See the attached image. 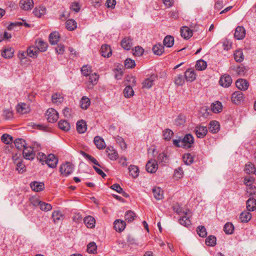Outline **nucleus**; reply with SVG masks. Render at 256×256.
<instances>
[{"label":"nucleus","instance_id":"nucleus-20","mask_svg":"<svg viewBox=\"0 0 256 256\" xmlns=\"http://www.w3.org/2000/svg\"><path fill=\"white\" fill-rule=\"evenodd\" d=\"M94 142L98 149H104L106 147V144L104 139L100 136H95Z\"/></svg>","mask_w":256,"mask_h":256},{"label":"nucleus","instance_id":"nucleus-64","mask_svg":"<svg viewBox=\"0 0 256 256\" xmlns=\"http://www.w3.org/2000/svg\"><path fill=\"white\" fill-rule=\"evenodd\" d=\"M174 176L176 178H182L183 176L182 168L180 167L178 169L176 170Z\"/></svg>","mask_w":256,"mask_h":256},{"label":"nucleus","instance_id":"nucleus-54","mask_svg":"<svg viewBox=\"0 0 256 256\" xmlns=\"http://www.w3.org/2000/svg\"><path fill=\"white\" fill-rule=\"evenodd\" d=\"M52 100L54 103L60 104L63 102V98L58 94H54L52 96Z\"/></svg>","mask_w":256,"mask_h":256},{"label":"nucleus","instance_id":"nucleus-26","mask_svg":"<svg viewBox=\"0 0 256 256\" xmlns=\"http://www.w3.org/2000/svg\"><path fill=\"white\" fill-rule=\"evenodd\" d=\"M152 192L154 198L156 200H160L163 198V192L160 187H154L153 188Z\"/></svg>","mask_w":256,"mask_h":256},{"label":"nucleus","instance_id":"nucleus-57","mask_svg":"<svg viewBox=\"0 0 256 256\" xmlns=\"http://www.w3.org/2000/svg\"><path fill=\"white\" fill-rule=\"evenodd\" d=\"M97 246L95 242H91L88 244L87 251L88 253L94 254L96 252Z\"/></svg>","mask_w":256,"mask_h":256},{"label":"nucleus","instance_id":"nucleus-4","mask_svg":"<svg viewBox=\"0 0 256 256\" xmlns=\"http://www.w3.org/2000/svg\"><path fill=\"white\" fill-rule=\"evenodd\" d=\"M42 156H44V158H46V163L48 166L51 168H54L56 166L58 159L53 154H50L47 156L42 154Z\"/></svg>","mask_w":256,"mask_h":256},{"label":"nucleus","instance_id":"nucleus-11","mask_svg":"<svg viewBox=\"0 0 256 256\" xmlns=\"http://www.w3.org/2000/svg\"><path fill=\"white\" fill-rule=\"evenodd\" d=\"M219 82L223 87H228L232 82V79L229 75L224 74L220 77Z\"/></svg>","mask_w":256,"mask_h":256},{"label":"nucleus","instance_id":"nucleus-1","mask_svg":"<svg viewBox=\"0 0 256 256\" xmlns=\"http://www.w3.org/2000/svg\"><path fill=\"white\" fill-rule=\"evenodd\" d=\"M255 178L248 175L244 178L243 184L246 186V190L250 196L256 194V186L254 184Z\"/></svg>","mask_w":256,"mask_h":256},{"label":"nucleus","instance_id":"nucleus-44","mask_svg":"<svg viewBox=\"0 0 256 256\" xmlns=\"http://www.w3.org/2000/svg\"><path fill=\"white\" fill-rule=\"evenodd\" d=\"M256 168L254 167V164L251 162H249L246 164L244 168V171L248 174L254 173L256 172Z\"/></svg>","mask_w":256,"mask_h":256},{"label":"nucleus","instance_id":"nucleus-22","mask_svg":"<svg viewBox=\"0 0 256 256\" xmlns=\"http://www.w3.org/2000/svg\"><path fill=\"white\" fill-rule=\"evenodd\" d=\"M17 112L21 114H24L30 111V107L24 103L20 104L17 106Z\"/></svg>","mask_w":256,"mask_h":256},{"label":"nucleus","instance_id":"nucleus-59","mask_svg":"<svg viewBox=\"0 0 256 256\" xmlns=\"http://www.w3.org/2000/svg\"><path fill=\"white\" fill-rule=\"evenodd\" d=\"M184 82V78L182 74L178 75L174 78V84L178 86H182Z\"/></svg>","mask_w":256,"mask_h":256},{"label":"nucleus","instance_id":"nucleus-25","mask_svg":"<svg viewBox=\"0 0 256 256\" xmlns=\"http://www.w3.org/2000/svg\"><path fill=\"white\" fill-rule=\"evenodd\" d=\"M220 129L219 123L215 120L212 121L208 127L209 131L213 134H216L218 132Z\"/></svg>","mask_w":256,"mask_h":256},{"label":"nucleus","instance_id":"nucleus-58","mask_svg":"<svg viewBox=\"0 0 256 256\" xmlns=\"http://www.w3.org/2000/svg\"><path fill=\"white\" fill-rule=\"evenodd\" d=\"M136 66V63L134 60L131 58H128L124 61V66L126 68H132Z\"/></svg>","mask_w":256,"mask_h":256},{"label":"nucleus","instance_id":"nucleus-28","mask_svg":"<svg viewBox=\"0 0 256 256\" xmlns=\"http://www.w3.org/2000/svg\"><path fill=\"white\" fill-rule=\"evenodd\" d=\"M152 51L155 54L160 56L164 52V46L158 43L153 46Z\"/></svg>","mask_w":256,"mask_h":256},{"label":"nucleus","instance_id":"nucleus-38","mask_svg":"<svg viewBox=\"0 0 256 256\" xmlns=\"http://www.w3.org/2000/svg\"><path fill=\"white\" fill-rule=\"evenodd\" d=\"M58 128L64 131H68L70 130V124L68 121L65 120H61L58 124Z\"/></svg>","mask_w":256,"mask_h":256},{"label":"nucleus","instance_id":"nucleus-35","mask_svg":"<svg viewBox=\"0 0 256 256\" xmlns=\"http://www.w3.org/2000/svg\"><path fill=\"white\" fill-rule=\"evenodd\" d=\"M136 217V213L132 210H128L126 212L124 218L125 220L128 222H130L133 221Z\"/></svg>","mask_w":256,"mask_h":256},{"label":"nucleus","instance_id":"nucleus-9","mask_svg":"<svg viewBox=\"0 0 256 256\" xmlns=\"http://www.w3.org/2000/svg\"><path fill=\"white\" fill-rule=\"evenodd\" d=\"M194 132L197 137L202 138L206 136L208 129L206 126H198L195 128Z\"/></svg>","mask_w":256,"mask_h":256},{"label":"nucleus","instance_id":"nucleus-6","mask_svg":"<svg viewBox=\"0 0 256 256\" xmlns=\"http://www.w3.org/2000/svg\"><path fill=\"white\" fill-rule=\"evenodd\" d=\"M194 142V138L191 134H186L183 138L182 142L183 143L184 148H190Z\"/></svg>","mask_w":256,"mask_h":256},{"label":"nucleus","instance_id":"nucleus-15","mask_svg":"<svg viewBox=\"0 0 256 256\" xmlns=\"http://www.w3.org/2000/svg\"><path fill=\"white\" fill-rule=\"evenodd\" d=\"M184 77L186 80L192 82L196 80V74L194 70L190 68L187 70L184 73Z\"/></svg>","mask_w":256,"mask_h":256},{"label":"nucleus","instance_id":"nucleus-34","mask_svg":"<svg viewBox=\"0 0 256 256\" xmlns=\"http://www.w3.org/2000/svg\"><path fill=\"white\" fill-rule=\"evenodd\" d=\"M14 50L12 48L4 49L2 53V56L6 58H10L13 56Z\"/></svg>","mask_w":256,"mask_h":256},{"label":"nucleus","instance_id":"nucleus-12","mask_svg":"<svg viewBox=\"0 0 256 256\" xmlns=\"http://www.w3.org/2000/svg\"><path fill=\"white\" fill-rule=\"evenodd\" d=\"M100 53L104 57H110L112 54V50L110 46L108 44H103L101 47Z\"/></svg>","mask_w":256,"mask_h":256},{"label":"nucleus","instance_id":"nucleus-7","mask_svg":"<svg viewBox=\"0 0 256 256\" xmlns=\"http://www.w3.org/2000/svg\"><path fill=\"white\" fill-rule=\"evenodd\" d=\"M146 170L148 172L154 173L158 168L157 162L155 160H150L146 164Z\"/></svg>","mask_w":256,"mask_h":256},{"label":"nucleus","instance_id":"nucleus-19","mask_svg":"<svg viewBox=\"0 0 256 256\" xmlns=\"http://www.w3.org/2000/svg\"><path fill=\"white\" fill-rule=\"evenodd\" d=\"M30 188L32 190L39 192L42 190L44 188V185L43 182H34L30 184Z\"/></svg>","mask_w":256,"mask_h":256},{"label":"nucleus","instance_id":"nucleus-3","mask_svg":"<svg viewBox=\"0 0 256 256\" xmlns=\"http://www.w3.org/2000/svg\"><path fill=\"white\" fill-rule=\"evenodd\" d=\"M74 166L70 162H66V164H62L60 168L61 174L65 176H68L72 174Z\"/></svg>","mask_w":256,"mask_h":256},{"label":"nucleus","instance_id":"nucleus-42","mask_svg":"<svg viewBox=\"0 0 256 256\" xmlns=\"http://www.w3.org/2000/svg\"><path fill=\"white\" fill-rule=\"evenodd\" d=\"M38 52L39 51L36 46H30L27 50V54L30 57L36 56Z\"/></svg>","mask_w":256,"mask_h":256},{"label":"nucleus","instance_id":"nucleus-50","mask_svg":"<svg viewBox=\"0 0 256 256\" xmlns=\"http://www.w3.org/2000/svg\"><path fill=\"white\" fill-rule=\"evenodd\" d=\"M234 226L230 222H227L224 227V230L226 234H230L233 232Z\"/></svg>","mask_w":256,"mask_h":256},{"label":"nucleus","instance_id":"nucleus-61","mask_svg":"<svg viewBox=\"0 0 256 256\" xmlns=\"http://www.w3.org/2000/svg\"><path fill=\"white\" fill-rule=\"evenodd\" d=\"M16 165V170L20 173H22L26 170V166L24 164H23L20 160L18 161L15 164Z\"/></svg>","mask_w":256,"mask_h":256},{"label":"nucleus","instance_id":"nucleus-31","mask_svg":"<svg viewBox=\"0 0 256 256\" xmlns=\"http://www.w3.org/2000/svg\"><path fill=\"white\" fill-rule=\"evenodd\" d=\"M46 8L45 6H42L38 8H34L33 13L37 17L40 18L42 16L45 14Z\"/></svg>","mask_w":256,"mask_h":256},{"label":"nucleus","instance_id":"nucleus-29","mask_svg":"<svg viewBox=\"0 0 256 256\" xmlns=\"http://www.w3.org/2000/svg\"><path fill=\"white\" fill-rule=\"evenodd\" d=\"M84 222L88 228H92L94 226L96 222L94 218L92 216H88L86 217Z\"/></svg>","mask_w":256,"mask_h":256},{"label":"nucleus","instance_id":"nucleus-14","mask_svg":"<svg viewBox=\"0 0 256 256\" xmlns=\"http://www.w3.org/2000/svg\"><path fill=\"white\" fill-rule=\"evenodd\" d=\"M181 36L184 39H189L192 36V30L188 26H182L180 28Z\"/></svg>","mask_w":256,"mask_h":256},{"label":"nucleus","instance_id":"nucleus-8","mask_svg":"<svg viewBox=\"0 0 256 256\" xmlns=\"http://www.w3.org/2000/svg\"><path fill=\"white\" fill-rule=\"evenodd\" d=\"M156 74H152L149 78H146L142 82V87L144 88H150L154 84V82L157 79Z\"/></svg>","mask_w":256,"mask_h":256},{"label":"nucleus","instance_id":"nucleus-10","mask_svg":"<svg viewBox=\"0 0 256 256\" xmlns=\"http://www.w3.org/2000/svg\"><path fill=\"white\" fill-rule=\"evenodd\" d=\"M20 6L23 10H30L34 6V2L32 0H20Z\"/></svg>","mask_w":256,"mask_h":256},{"label":"nucleus","instance_id":"nucleus-56","mask_svg":"<svg viewBox=\"0 0 256 256\" xmlns=\"http://www.w3.org/2000/svg\"><path fill=\"white\" fill-rule=\"evenodd\" d=\"M173 134V132L170 129H166L163 131L164 138L166 140H170Z\"/></svg>","mask_w":256,"mask_h":256},{"label":"nucleus","instance_id":"nucleus-41","mask_svg":"<svg viewBox=\"0 0 256 256\" xmlns=\"http://www.w3.org/2000/svg\"><path fill=\"white\" fill-rule=\"evenodd\" d=\"M81 154L86 158L89 160L90 162H91L94 164H96L100 168H102L101 166L99 164V163L98 162L97 160L94 158L92 157L90 155L86 153L85 152H84L83 151L81 152Z\"/></svg>","mask_w":256,"mask_h":256},{"label":"nucleus","instance_id":"nucleus-52","mask_svg":"<svg viewBox=\"0 0 256 256\" xmlns=\"http://www.w3.org/2000/svg\"><path fill=\"white\" fill-rule=\"evenodd\" d=\"M216 238L214 236H210L206 239V244L208 246H214L216 244Z\"/></svg>","mask_w":256,"mask_h":256},{"label":"nucleus","instance_id":"nucleus-16","mask_svg":"<svg viewBox=\"0 0 256 256\" xmlns=\"http://www.w3.org/2000/svg\"><path fill=\"white\" fill-rule=\"evenodd\" d=\"M122 46L126 50H130L132 46V40L130 37H126L121 42Z\"/></svg>","mask_w":256,"mask_h":256},{"label":"nucleus","instance_id":"nucleus-33","mask_svg":"<svg viewBox=\"0 0 256 256\" xmlns=\"http://www.w3.org/2000/svg\"><path fill=\"white\" fill-rule=\"evenodd\" d=\"M14 144L15 146L18 150L24 149V148H25L26 145V141L22 138L16 139L14 142Z\"/></svg>","mask_w":256,"mask_h":256},{"label":"nucleus","instance_id":"nucleus-53","mask_svg":"<svg viewBox=\"0 0 256 256\" xmlns=\"http://www.w3.org/2000/svg\"><path fill=\"white\" fill-rule=\"evenodd\" d=\"M196 232L200 236L204 238L207 235L206 228L204 226H200L197 228Z\"/></svg>","mask_w":256,"mask_h":256},{"label":"nucleus","instance_id":"nucleus-5","mask_svg":"<svg viewBox=\"0 0 256 256\" xmlns=\"http://www.w3.org/2000/svg\"><path fill=\"white\" fill-rule=\"evenodd\" d=\"M24 148L22 154L24 158L28 160H33L35 157V153L33 151V148L31 146H26Z\"/></svg>","mask_w":256,"mask_h":256},{"label":"nucleus","instance_id":"nucleus-51","mask_svg":"<svg viewBox=\"0 0 256 256\" xmlns=\"http://www.w3.org/2000/svg\"><path fill=\"white\" fill-rule=\"evenodd\" d=\"M124 96L126 98H130L134 96V91L131 86H126L124 90Z\"/></svg>","mask_w":256,"mask_h":256},{"label":"nucleus","instance_id":"nucleus-48","mask_svg":"<svg viewBox=\"0 0 256 256\" xmlns=\"http://www.w3.org/2000/svg\"><path fill=\"white\" fill-rule=\"evenodd\" d=\"M62 218V214L59 211H54L52 214V218L55 223L61 221Z\"/></svg>","mask_w":256,"mask_h":256},{"label":"nucleus","instance_id":"nucleus-21","mask_svg":"<svg viewBox=\"0 0 256 256\" xmlns=\"http://www.w3.org/2000/svg\"><path fill=\"white\" fill-rule=\"evenodd\" d=\"M86 124L84 120H78L76 122V130L80 134H83L86 130Z\"/></svg>","mask_w":256,"mask_h":256},{"label":"nucleus","instance_id":"nucleus-39","mask_svg":"<svg viewBox=\"0 0 256 256\" xmlns=\"http://www.w3.org/2000/svg\"><path fill=\"white\" fill-rule=\"evenodd\" d=\"M129 172L133 178H136L139 174V169L138 166L130 165L128 168Z\"/></svg>","mask_w":256,"mask_h":256},{"label":"nucleus","instance_id":"nucleus-36","mask_svg":"<svg viewBox=\"0 0 256 256\" xmlns=\"http://www.w3.org/2000/svg\"><path fill=\"white\" fill-rule=\"evenodd\" d=\"M36 47L38 51L45 52L48 48V44L46 42L40 40L38 42H36Z\"/></svg>","mask_w":256,"mask_h":256},{"label":"nucleus","instance_id":"nucleus-2","mask_svg":"<svg viewBox=\"0 0 256 256\" xmlns=\"http://www.w3.org/2000/svg\"><path fill=\"white\" fill-rule=\"evenodd\" d=\"M46 118L50 122H55L58 118V113L54 108H48L46 112Z\"/></svg>","mask_w":256,"mask_h":256},{"label":"nucleus","instance_id":"nucleus-49","mask_svg":"<svg viewBox=\"0 0 256 256\" xmlns=\"http://www.w3.org/2000/svg\"><path fill=\"white\" fill-rule=\"evenodd\" d=\"M182 158L184 162L187 165H190L194 162L193 156L189 153L184 154Z\"/></svg>","mask_w":256,"mask_h":256},{"label":"nucleus","instance_id":"nucleus-27","mask_svg":"<svg viewBox=\"0 0 256 256\" xmlns=\"http://www.w3.org/2000/svg\"><path fill=\"white\" fill-rule=\"evenodd\" d=\"M66 27L70 31L74 30L77 27V23L74 19H70L66 22Z\"/></svg>","mask_w":256,"mask_h":256},{"label":"nucleus","instance_id":"nucleus-13","mask_svg":"<svg viewBox=\"0 0 256 256\" xmlns=\"http://www.w3.org/2000/svg\"><path fill=\"white\" fill-rule=\"evenodd\" d=\"M106 152L109 158L112 160H116L118 158V154L112 146H108Z\"/></svg>","mask_w":256,"mask_h":256},{"label":"nucleus","instance_id":"nucleus-43","mask_svg":"<svg viewBox=\"0 0 256 256\" xmlns=\"http://www.w3.org/2000/svg\"><path fill=\"white\" fill-rule=\"evenodd\" d=\"M80 102V106L81 108L83 109H87L90 106V101L89 98L88 97L84 96H83Z\"/></svg>","mask_w":256,"mask_h":256},{"label":"nucleus","instance_id":"nucleus-17","mask_svg":"<svg viewBox=\"0 0 256 256\" xmlns=\"http://www.w3.org/2000/svg\"><path fill=\"white\" fill-rule=\"evenodd\" d=\"M89 76V84H88V88L89 89H91L94 86L97 84L99 76L96 73H94L90 75Z\"/></svg>","mask_w":256,"mask_h":256},{"label":"nucleus","instance_id":"nucleus-18","mask_svg":"<svg viewBox=\"0 0 256 256\" xmlns=\"http://www.w3.org/2000/svg\"><path fill=\"white\" fill-rule=\"evenodd\" d=\"M114 224L115 230L118 232L123 231L126 226L125 222L120 220H116Z\"/></svg>","mask_w":256,"mask_h":256},{"label":"nucleus","instance_id":"nucleus-45","mask_svg":"<svg viewBox=\"0 0 256 256\" xmlns=\"http://www.w3.org/2000/svg\"><path fill=\"white\" fill-rule=\"evenodd\" d=\"M207 64L204 60H200L196 62V68L198 70H202L206 68Z\"/></svg>","mask_w":256,"mask_h":256},{"label":"nucleus","instance_id":"nucleus-40","mask_svg":"<svg viewBox=\"0 0 256 256\" xmlns=\"http://www.w3.org/2000/svg\"><path fill=\"white\" fill-rule=\"evenodd\" d=\"M179 223L186 227H188L191 225V222L188 217L186 215L182 216L178 220Z\"/></svg>","mask_w":256,"mask_h":256},{"label":"nucleus","instance_id":"nucleus-37","mask_svg":"<svg viewBox=\"0 0 256 256\" xmlns=\"http://www.w3.org/2000/svg\"><path fill=\"white\" fill-rule=\"evenodd\" d=\"M163 42L166 47L171 48L174 44V38L171 36H167L164 38Z\"/></svg>","mask_w":256,"mask_h":256},{"label":"nucleus","instance_id":"nucleus-47","mask_svg":"<svg viewBox=\"0 0 256 256\" xmlns=\"http://www.w3.org/2000/svg\"><path fill=\"white\" fill-rule=\"evenodd\" d=\"M222 103L218 101L216 103H214L212 106V110L214 113L220 112L222 110Z\"/></svg>","mask_w":256,"mask_h":256},{"label":"nucleus","instance_id":"nucleus-46","mask_svg":"<svg viewBox=\"0 0 256 256\" xmlns=\"http://www.w3.org/2000/svg\"><path fill=\"white\" fill-rule=\"evenodd\" d=\"M81 72L84 76H89L92 72V67L88 64L84 65L81 68Z\"/></svg>","mask_w":256,"mask_h":256},{"label":"nucleus","instance_id":"nucleus-30","mask_svg":"<svg viewBox=\"0 0 256 256\" xmlns=\"http://www.w3.org/2000/svg\"><path fill=\"white\" fill-rule=\"evenodd\" d=\"M250 211L244 210L241 212V222H248L252 218Z\"/></svg>","mask_w":256,"mask_h":256},{"label":"nucleus","instance_id":"nucleus-23","mask_svg":"<svg viewBox=\"0 0 256 256\" xmlns=\"http://www.w3.org/2000/svg\"><path fill=\"white\" fill-rule=\"evenodd\" d=\"M60 34L58 32H52L49 36V41L51 44L55 45L59 41Z\"/></svg>","mask_w":256,"mask_h":256},{"label":"nucleus","instance_id":"nucleus-60","mask_svg":"<svg viewBox=\"0 0 256 256\" xmlns=\"http://www.w3.org/2000/svg\"><path fill=\"white\" fill-rule=\"evenodd\" d=\"M2 140L6 144H9L12 140V138L9 134H4L1 138Z\"/></svg>","mask_w":256,"mask_h":256},{"label":"nucleus","instance_id":"nucleus-62","mask_svg":"<svg viewBox=\"0 0 256 256\" xmlns=\"http://www.w3.org/2000/svg\"><path fill=\"white\" fill-rule=\"evenodd\" d=\"M132 50L134 51V54L138 56H142L144 52V49L140 46H136Z\"/></svg>","mask_w":256,"mask_h":256},{"label":"nucleus","instance_id":"nucleus-32","mask_svg":"<svg viewBox=\"0 0 256 256\" xmlns=\"http://www.w3.org/2000/svg\"><path fill=\"white\" fill-rule=\"evenodd\" d=\"M38 202V205L42 210L48 212L52 209V206L50 204L46 203L42 201H36Z\"/></svg>","mask_w":256,"mask_h":256},{"label":"nucleus","instance_id":"nucleus-24","mask_svg":"<svg viewBox=\"0 0 256 256\" xmlns=\"http://www.w3.org/2000/svg\"><path fill=\"white\" fill-rule=\"evenodd\" d=\"M246 208L248 211H254L256 209V200L250 198L246 201Z\"/></svg>","mask_w":256,"mask_h":256},{"label":"nucleus","instance_id":"nucleus-55","mask_svg":"<svg viewBox=\"0 0 256 256\" xmlns=\"http://www.w3.org/2000/svg\"><path fill=\"white\" fill-rule=\"evenodd\" d=\"M240 94L238 92H234L232 96V102L236 104H240Z\"/></svg>","mask_w":256,"mask_h":256},{"label":"nucleus","instance_id":"nucleus-63","mask_svg":"<svg viewBox=\"0 0 256 256\" xmlns=\"http://www.w3.org/2000/svg\"><path fill=\"white\" fill-rule=\"evenodd\" d=\"M116 142L118 144H119L122 149L124 150L126 148V145L122 138L120 136H118L116 138Z\"/></svg>","mask_w":256,"mask_h":256}]
</instances>
